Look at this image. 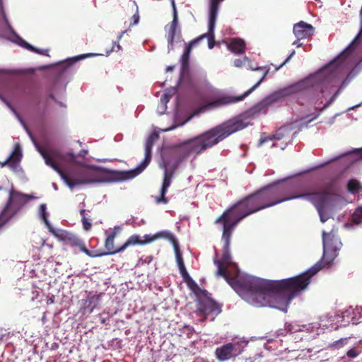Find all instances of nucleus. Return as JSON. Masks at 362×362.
Wrapping results in <instances>:
<instances>
[{"label":"nucleus","instance_id":"f257e3e1","mask_svg":"<svg viewBox=\"0 0 362 362\" xmlns=\"http://www.w3.org/2000/svg\"><path fill=\"white\" fill-rule=\"evenodd\" d=\"M322 267L318 262L300 275L278 281L248 277L235 283L233 286L240 292V297L252 305L280 308L305 290L310 279Z\"/></svg>","mask_w":362,"mask_h":362},{"label":"nucleus","instance_id":"f03ea898","mask_svg":"<svg viewBox=\"0 0 362 362\" xmlns=\"http://www.w3.org/2000/svg\"><path fill=\"white\" fill-rule=\"evenodd\" d=\"M264 209H265V206H263V202H261L258 192L256 191L226 209L214 221L215 224L221 225V240L223 242V252L221 259H218L216 257L214 259V263L218 267L216 275L223 276L240 296V293L233 286L234 284L239 283L249 276L233 278L230 276L227 266L231 262L230 254L231 236L237 225L243 218Z\"/></svg>","mask_w":362,"mask_h":362},{"label":"nucleus","instance_id":"7ed1b4c3","mask_svg":"<svg viewBox=\"0 0 362 362\" xmlns=\"http://www.w3.org/2000/svg\"><path fill=\"white\" fill-rule=\"evenodd\" d=\"M341 68L336 67V62H332L319 72L305 80L298 81L272 93L254 105L250 110L252 115L265 112L268 107L279 100L294 93L303 92L310 103L317 104L318 99L315 95V87H320V93L323 94L324 88L327 86H335L340 79Z\"/></svg>","mask_w":362,"mask_h":362},{"label":"nucleus","instance_id":"20e7f679","mask_svg":"<svg viewBox=\"0 0 362 362\" xmlns=\"http://www.w3.org/2000/svg\"><path fill=\"white\" fill-rule=\"evenodd\" d=\"M257 191L265 209L287 200L302 199L311 202L315 206L322 223L328 219L326 209L329 203L325 202L322 194H313H313H294L287 197L285 187L276 185H269Z\"/></svg>","mask_w":362,"mask_h":362},{"label":"nucleus","instance_id":"39448f33","mask_svg":"<svg viewBox=\"0 0 362 362\" xmlns=\"http://www.w3.org/2000/svg\"><path fill=\"white\" fill-rule=\"evenodd\" d=\"M241 119H230L194 137L200 153L217 145L232 134L244 129Z\"/></svg>","mask_w":362,"mask_h":362},{"label":"nucleus","instance_id":"423d86ee","mask_svg":"<svg viewBox=\"0 0 362 362\" xmlns=\"http://www.w3.org/2000/svg\"><path fill=\"white\" fill-rule=\"evenodd\" d=\"M36 148L37 151L44 158L45 163L57 171L61 178L71 189L74 188L76 185L89 183L91 182V180L81 178L74 180L69 178V177L59 168V165L56 162L62 158V154L59 151L56 149L47 151L40 145H36Z\"/></svg>","mask_w":362,"mask_h":362},{"label":"nucleus","instance_id":"0eeeda50","mask_svg":"<svg viewBox=\"0 0 362 362\" xmlns=\"http://www.w3.org/2000/svg\"><path fill=\"white\" fill-rule=\"evenodd\" d=\"M31 197L30 195L22 194L12 189L9 192L6 207L0 214V228L11 218L16 211L25 204Z\"/></svg>","mask_w":362,"mask_h":362},{"label":"nucleus","instance_id":"6e6552de","mask_svg":"<svg viewBox=\"0 0 362 362\" xmlns=\"http://www.w3.org/2000/svg\"><path fill=\"white\" fill-rule=\"evenodd\" d=\"M198 299L197 313L205 315L218 314L221 311V305L211 297V294L205 289H199L197 293Z\"/></svg>","mask_w":362,"mask_h":362},{"label":"nucleus","instance_id":"1a4fd4ad","mask_svg":"<svg viewBox=\"0 0 362 362\" xmlns=\"http://www.w3.org/2000/svg\"><path fill=\"white\" fill-rule=\"evenodd\" d=\"M323 240V257H327L329 261H332L338 255L341 243L337 235V232L332 229L329 233H322Z\"/></svg>","mask_w":362,"mask_h":362},{"label":"nucleus","instance_id":"9d476101","mask_svg":"<svg viewBox=\"0 0 362 362\" xmlns=\"http://www.w3.org/2000/svg\"><path fill=\"white\" fill-rule=\"evenodd\" d=\"M117 236V232L113 231L105 239V247L107 252H105L106 255H112L119 253L126 250L128 247L138 245L139 235H132L128 238L126 242L117 248L115 247V239Z\"/></svg>","mask_w":362,"mask_h":362},{"label":"nucleus","instance_id":"9b49d317","mask_svg":"<svg viewBox=\"0 0 362 362\" xmlns=\"http://www.w3.org/2000/svg\"><path fill=\"white\" fill-rule=\"evenodd\" d=\"M223 1V0H210L208 33L199 37H202V40L206 37L208 38V46L209 49H212L215 45L214 30L219 8V4Z\"/></svg>","mask_w":362,"mask_h":362},{"label":"nucleus","instance_id":"f8f14e48","mask_svg":"<svg viewBox=\"0 0 362 362\" xmlns=\"http://www.w3.org/2000/svg\"><path fill=\"white\" fill-rule=\"evenodd\" d=\"M158 135L156 133L151 134L148 137L145 144V158L144 160L135 169L131 170L126 173L127 175L126 177L127 178L131 179L135 177L141 172H143L144 169L148 165L151 160L152 148L155 140L158 139Z\"/></svg>","mask_w":362,"mask_h":362},{"label":"nucleus","instance_id":"ddd939ff","mask_svg":"<svg viewBox=\"0 0 362 362\" xmlns=\"http://www.w3.org/2000/svg\"><path fill=\"white\" fill-rule=\"evenodd\" d=\"M338 182L336 179H332L324 185V189L316 191L311 187H303L298 190L296 194H322L325 202H329V196L336 194L338 191Z\"/></svg>","mask_w":362,"mask_h":362},{"label":"nucleus","instance_id":"4468645a","mask_svg":"<svg viewBox=\"0 0 362 362\" xmlns=\"http://www.w3.org/2000/svg\"><path fill=\"white\" fill-rule=\"evenodd\" d=\"M197 146H198L194 138L188 139L178 145L176 148V153L178 156L176 163H178L179 164L191 154H194L196 156L199 155L201 153Z\"/></svg>","mask_w":362,"mask_h":362},{"label":"nucleus","instance_id":"2eb2a0df","mask_svg":"<svg viewBox=\"0 0 362 362\" xmlns=\"http://www.w3.org/2000/svg\"><path fill=\"white\" fill-rule=\"evenodd\" d=\"M268 73V70H266L262 78L250 89H248L246 92H245L243 95L240 96H229L226 95L221 97L218 98L216 100L213 102L212 105L214 106H221V105H226L231 103H235L239 101L243 100L245 98L248 96L251 93H252L264 81V78L266 77L267 74Z\"/></svg>","mask_w":362,"mask_h":362},{"label":"nucleus","instance_id":"dca6fc26","mask_svg":"<svg viewBox=\"0 0 362 362\" xmlns=\"http://www.w3.org/2000/svg\"><path fill=\"white\" fill-rule=\"evenodd\" d=\"M238 344L227 343L215 350V356L218 361H225L235 358L240 354V351H238Z\"/></svg>","mask_w":362,"mask_h":362},{"label":"nucleus","instance_id":"f3484780","mask_svg":"<svg viewBox=\"0 0 362 362\" xmlns=\"http://www.w3.org/2000/svg\"><path fill=\"white\" fill-rule=\"evenodd\" d=\"M144 239H141V237L139 235V243L138 245H144L148 243H151L152 242H154L155 240L159 239V238H163L166 239L168 241H170L173 246L178 244V242L174 235L173 233H172L170 231L168 230H162L156 233L154 235H148L146 234L143 237Z\"/></svg>","mask_w":362,"mask_h":362},{"label":"nucleus","instance_id":"a211bd4d","mask_svg":"<svg viewBox=\"0 0 362 362\" xmlns=\"http://www.w3.org/2000/svg\"><path fill=\"white\" fill-rule=\"evenodd\" d=\"M293 32L298 40L310 37L314 33V28L304 21L293 25Z\"/></svg>","mask_w":362,"mask_h":362},{"label":"nucleus","instance_id":"6ab92c4d","mask_svg":"<svg viewBox=\"0 0 362 362\" xmlns=\"http://www.w3.org/2000/svg\"><path fill=\"white\" fill-rule=\"evenodd\" d=\"M22 158V152L21 147L18 144L16 145L12 153L6 160V163H8V165L11 169H16L20 163Z\"/></svg>","mask_w":362,"mask_h":362},{"label":"nucleus","instance_id":"aec40b11","mask_svg":"<svg viewBox=\"0 0 362 362\" xmlns=\"http://www.w3.org/2000/svg\"><path fill=\"white\" fill-rule=\"evenodd\" d=\"M62 240L66 242V245L71 247H77L81 251L85 245L81 239L72 233L65 232L62 234Z\"/></svg>","mask_w":362,"mask_h":362},{"label":"nucleus","instance_id":"412c9836","mask_svg":"<svg viewBox=\"0 0 362 362\" xmlns=\"http://www.w3.org/2000/svg\"><path fill=\"white\" fill-rule=\"evenodd\" d=\"M202 40V37H197L192 40L186 47L185 52L181 57V64L182 69H185L188 66L189 54L192 47L197 45Z\"/></svg>","mask_w":362,"mask_h":362},{"label":"nucleus","instance_id":"4be33fe9","mask_svg":"<svg viewBox=\"0 0 362 362\" xmlns=\"http://www.w3.org/2000/svg\"><path fill=\"white\" fill-rule=\"evenodd\" d=\"M171 180L165 179L163 177V185L160 189V195L154 197V200L157 204H166L168 203V198L165 197V194L168 192L169 187L171 185Z\"/></svg>","mask_w":362,"mask_h":362},{"label":"nucleus","instance_id":"5701e85b","mask_svg":"<svg viewBox=\"0 0 362 362\" xmlns=\"http://www.w3.org/2000/svg\"><path fill=\"white\" fill-rule=\"evenodd\" d=\"M228 48L235 54H240L245 52V43L243 40L240 38L233 39L228 45Z\"/></svg>","mask_w":362,"mask_h":362},{"label":"nucleus","instance_id":"b1692460","mask_svg":"<svg viewBox=\"0 0 362 362\" xmlns=\"http://www.w3.org/2000/svg\"><path fill=\"white\" fill-rule=\"evenodd\" d=\"M80 214L81 216V221L83 224V228L86 231H88L92 228V223L90 222V216H88L86 209H81Z\"/></svg>","mask_w":362,"mask_h":362},{"label":"nucleus","instance_id":"393cba45","mask_svg":"<svg viewBox=\"0 0 362 362\" xmlns=\"http://www.w3.org/2000/svg\"><path fill=\"white\" fill-rule=\"evenodd\" d=\"M98 301V297L93 296L88 298L87 300H86L83 305L85 308H88L89 310V312L91 313L93 312V309L96 307Z\"/></svg>","mask_w":362,"mask_h":362},{"label":"nucleus","instance_id":"a878e982","mask_svg":"<svg viewBox=\"0 0 362 362\" xmlns=\"http://www.w3.org/2000/svg\"><path fill=\"white\" fill-rule=\"evenodd\" d=\"M351 222L354 224L362 223V206L356 209L351 216Z\"/></svg>","mask_w":362,"mask_h":362},{"label":"nucleus","instance_id":"bb28decb","mask_svg":"<svg viewBox=\"0 0 362 362\" xmlns=\"http://www.w3.org/2000/svg\"><path fill=\"white\" fill-rule=\"evenodd\" d=\"M176 34V28L169 27L168 34V48L169 50L173 49L174 40Z\"/></svg>","mask_w":362,"mask_h":362},{"label":"nucleus","instance_id":"cd10ccee","mask_svg":"<svg viewBox=\"0 0 362 362\" xmlns=\"http://www.w3.org/2000/svg\"><path fill=\"white\" fill-rule=\"evenodd\" d=\"M178 163H175L170 170L165 169L164 173V178L171 180L173 179L174 174L178 168ZM165 168H166V165L165 164Z\"/></svg>","mask_w":362,"mask_h":362},{"label":"nucleus","instance_id":"c85d7f7f","mask_svg":"<svg viewBox=\"0 0 362 362\" xmlns=\"http://www.w3.org/2000/svg\"><path fill=\"white\" fill-rule=\"evenodd\" d=\"M360 185L359 182L356 180H351L349 181L347 185L348 191L351 193L357 192L359 190Z\"/></svg>","mask_w":362,"mask_h":362},{"label":"nucleus","instance_id":"c756f323","mask_svg":"<svg viewBox=\"0 0 362 362\" xmlns=\"http://www.w3.org/2000/svg\"><path fill=\"white\" fill-rule=\"evenodd\" d=\"M81 252H84L86 255L90 257H98L106 255L105 252H98V251H90L88 250L86 245L83 247Z\"/></svg>","mask_w":362,"mask_h":362},{"label":"nucleus","instance_id":"7c9ffc66","mask_svg":"<svg viewBox=\"0 0 362 362\" xmlns=\"http://www.w3.org/2000/svg\"><path fill=\"white\" fill-rule=\"evenodd\" d=\"M173 247H174V250H175V257H176L177 266L185 264L184 260L182 258V252L180 250L179 244L175 245Z\"/></svg>","mask_w":362,"mask_h":362},{"label":"nucleus","instance_id":"2f4dec72","mask_svg":"<svg viewBox=\"0 0 362 362\" xmlns=\"http://www.w3.org/2000/svg\"><path fill=\"white\" fill-rule=\"evenodd\" d=\"M170 1H171V4H172V6H173V19L172 22L170 23L169 27L177 29V14L175 0H170Z\"/></svg>","mask_w":362,"mask_h":362},{"label":"nucleus","instance_id":"473e14b6","mask_svg":"<svg viewBox=\"0 0 362 362\" xmlns=\"http://www.w3.org/2000/svg\"><path fill=\"white\" fill-rule=\"evenodd\" d=\"M47 206L45 204H41L40 206V214L42 219L47 226H49V221L47 219Z\"/></svg>","mask_w":362,"mask_h":362},{"label":"nucleus","instance_id":"72a5a7b5","mask_svg":"<svg viewBox=\"0 0 362 362\" xmlns=\"http://www.w3.org/2000/svg\"><path fill=\"white\" fill-rule=\"evenodd\" d=\"M281 136L279 133L272 136H262L259 139V145H262L264 143H267L269 141L271 140H279L281 139Z\"/></svg>","mask_w":362,"mask_h":362},{"label":"nucleus","instance_id":"f704fd0d","mask_svg":"<svg viewBox=\"0 0 362 362\" xmlns=\"http://www.w3.org/2000/svg\"><path fill=\"white\" fill-rule=\"evenodd\" d=\"M178 268L180 270V275L182 276L185 281H187V280H191V277L189 275L185 264L178 266Z\"/></svg>","mask_w":362,"mask_h":362},{"label":"nucleus","instance_id":"c9c22d12","mask_svg":"<svg viewBox=\"0 0 362 362\" xmlns=\"http://www.w3.org/2000/svg\"><path fill=\"white\" fill-rule=\"evenodd\" d=\"M245 62H250V59L246 56H245L243 59H235L233 64L235 67L240 68L243 66V65L245 64Z\"/></svg>","mask_w":362,"mask_h":362},{"label":"nucleus","instance_id":"e433bc0d","mask_svg":"<svg viewBox=\"0 0 362 362\" xmlns=\"http://www.w3.org/2000/svg\"><path fill=\"white\" fill-rule=\"evenodd\" d=\"M360 24H361V28H360L359 33L357 35V36L354 39V40L352 41V42H351L350 46H352V45L358 44L360 35H362V8H361V11H360Z\"/></svg>","mask_w":362,"mask_h":362},{"label":"nucleus","instance_id":"4c0bfd02","mask_svg":"<svg viewBox=\"0 0 362 362\" xmlns=\"http://www.w3.org/2000/svg\"><path fill=\"white\" fill-rule=\"evenodd\" d=\"M361 352V351H358L356 348H353L346 352V356L350 358H355L360 354Z\"/></svg>","mask_w":362,"mask_h":362},{"label":"nucleus","instance_id":"58836bf2","mask_svg":"<svg viewBox=\"0 0 362 362\" xmlns=\"http://www.w3.org/2000/svg\"><path fill=\"white\" fill-rule=\"evenodd\" d=\"M189 288L194 291V293L197 295V293L198 292L199 289H201L195 281H194L192 279L191 280H187L185 281Z\"/></svg>","mask_w":362,"mask_h":362},{"label":"nucleus","instance_id":"ea45409f","mask_svg":"<svg viewBox=\"0 0 362 362\" xmlns=\"http://www.w3.org/2000/svg\"><path fill=\"white\" fill-rule=\"evenodd\" d=\"M346 340V339H340L339 340L335 341L333 344H331L330 346L334 348L342 347Z\"/></svg>","mask_w":362,"mask_h":362},{"label":"nucleus","instance_id":"a19ab883","mask_svg":"<svg viewBox=\"0 0 362 362\" xmlns=\"http://www.w3.org/2000/svg\"><path fill=\"white\" fill-rule=\"evenodd\" d=\"M132 22L130 23L131 26L135 25L139 23V16L138 12L132 16Z\"/></svg>","mask_w":362,"mask_h":362},{"label":"nucleus","instance_id":"79ce46f5","mask_svg":"<svg viewBox=\"0 0 362 362\" xmlns=\"http://www.w3.org/2000/svg\"><path fill=\"white\" fill-rule=\"evenodd\" d=\"M349 153L356 154V155H357L358 156L359 159H362V148H355L354 150H353Z\"/></svg>","mask_w":362,"mask_h":362},{"label":"nucleus","instance_id":"37998d69","mask_svg":"<svg viewBox=\"0 0 362 362\" xmlns=\"http://www.w3.org/2000/svg\"><path fill=\"white\" fill-rule=\"evenodd\" d=\"M33 52H36L40 54L48 56V50L47 49L41 50L40 49L34 47V49L33 50Z\"/></svg>","mask_w":362,"mask_h":362},{"label":"nucleus","instance_id":"c03bdc74","mask_svg":"<svg viewBox=\"0 0 362 362\" xmlns=\"http://www.w3.org/2000/svg\"><path fill=\"white\" fill-rule=\"evenodd\" d=\"M295 53H296L295 50H293L292 52L289 54V56L286 58V59L277 68V69H280L284 65H285L287 62H288V61L295 54Z\"/></svg>","mask_w":362,"mask_h":362},{"label":"nucleus","instance_id":"a18cd8bd","mask_svg":"<svg viewBox=\"0 0 362 362\" xmlns=\"http://www.w3.org/2000/svg\"><path fill=\"white\" fill-rule=\"evenodd\" d=\"M336 100V98L333 96H332L329 100L324 105V106L322 107V108L321 109V110L327 108L332 103H333L334 100Z\"/></svg>","mask_w":362,"mask_h":362},{"label":"nucleus","instance_id":"49530a36","mask_svg":"<svg viewBox=\"0 0 362 362\" xmlns=\"http://www.w3.org/2000/svg\"><path fill=\"white\" fill-rule=\"evenodd\" d=\"M248 63V68L251 70H263V68L262 67H254L252 64H251V62H247Z\"/></svg>","mask_w":362,"mask_h":362},{"label":"nucleus","instance_id":"de8ad7c7","mask_svg":"<svg viewBox=\"0 0 362 362\" xmlns=\"http://www.w3.org/2000/svg\"><path fill=\"white\" fill-rule=\"evenodd\" d=\"M23 46H24V47H25L26 49H28L30 51H33L34 49V47H33L32 45H30V44H28L26 42H23Z\"/></svg>","mask_w":362,"mask_h":362},{"label":"nucleus","instance_id":"09e8293b","mask_svg":"<svg viewBox=\"0 0 362 362\" xmlns=\"http://www.w3.org/2000/svg\"><path fill=\"white\" fill-rule=\"evenodd\" d=\"M170 95L167 93H165L163 95L162 98H161V100L163 101H165V102H168L169 100V98H170Z\"/></svg>","mask_w":362,"mask_h":362},{"label":"nucleus","instance_id":"8fccbe9b","mask_svg":"<svg viewBox=\"0 0 362 362\" xmlns=\"http://www.w3.org/2000/svg\"><path fill=\"white\" fill-rule=\"evenodd\" d=\"M347 85V81H346V79H344L342 82H341V86H339V88H340V90H341V89H343Z\"/></svg>","mask_w":362,"mask_h":362},{"label":"nucleus","instance_id":"3c124183","mask_svg":"<svg viewBox=\"0 0 362 362\" xmlns=\"http://www.w3.org/2000/svg\"><path fill=\"white\" fill-rule=\"evenodd\" d=\"M299 41H300V40H298V39H297L296 40H295L294 42H293V43H292V44H293V45H296L297 47H301V46H302V43H299V42H298Z\"/></svg>","mask_w":362,"mask_h":362},{"label":"nucleus","instance_id":"603ef678","mask_svg":"<svg viewBox=\"0 0 362 362\" xmlns=\"http://www.w3.org/2000/svg\"><path fill=\"white\" fill-rule=\"evenodd\" d=\"M341 92V90L340 88H338V90L333 94V97H334L335 98H337L338 97V95H339Z\"/></svg>","mask_w":362,"mask_h":362},{"label":"nucleus","instance_id":"864d4df0","mask_svg":"<svg viewBox=\"0 0 362 362\" xmlns=\"http://www.w3.org/2000/svg\"><path fill=\"white\" fill-rule=\"evenodd\" d=\"M173 69H174V66H169L167 67V71H171L173 70Z\"/></svg>","mask_w":362,"mask_h":362},{"label":"nucleus","instance_id":"5fc2aeb1","mask_svg":"<svg viewBox=\"0 0 362 362\" xmlns=\"http://www.w3.org/2000/svg\"><path fill=\"white\" fill-rule=\"evenodd\" d=\"M71 64V63L68 62H65L62 63L63 66H69Z\"/></svg>","mask_w":362,"mask_h":362},{"label":"nucleus","instance_id":"6e6d98bb","mask_svg":"<svg viewBox=\"0 0 362 362\" xmlns=\"http://www.w3.org/2000/svg\"><path fill=\"white\" fill-rule=\"evenodd\" d=\"M49 98H51V99H52V100H56V98H55L54 95L52 93H50V94L49 95Z\"/></svg>","mask_w":362,"mask_h":362},{"label":"nucleus","instance_id":"4d7b16f0","mask_svg":"<svg viewBox=\"0 0 362 362\" xmlns=\"http://www.w3.org/2000/svg\"><path fill=\"white\" fill-rule=\"evenodd\" d=\"M39 240H40V243L42 245H44V243H45V240H44L42 238H39Z\"/></svg>","mask_w":362,"mask_h":362},{"label":"nucleus","instance_id":"13d9d810","mask_svg":"<svg viewBox=\"0 0 362 362\" xmlns=\"http://www.w3.org/2000/svg\"><path fill=\"white\" fill-rule=\"evenodd\" d=\"M126 31H123L121 33V34L118 36V39L120 40L122 37V35H124V33H125Z\"/></svg>","mask_w":362,"mask_h":362},{"label":"nucleus","instance_id":"bf43d9fd","mask_svg":"<svg viewBox=\"0 0 362 362\" xmlns=\"http://www.w3.org/2000/svg\"><path fill=\"white\" fill-rule=\"evenodd\" d=\"M6 165H8V163H6V160H5L4 163H1V167H4V166H5Z\"/></svg>","mask_w":362,"mask_h":362},{"label":"nucleus","instance_id":"052dcab7","mask_svg":"<svg viewBox=\"0 0 362 362\" xmlns=\"http://www.w3.org/2000/svg\"><path fill=\"white\" fill-rule=\"evenodd\" d=\"M2 189V187H0V190Z\"/></svg>","mask_w":362,"mask_h":362}]
</instances>
